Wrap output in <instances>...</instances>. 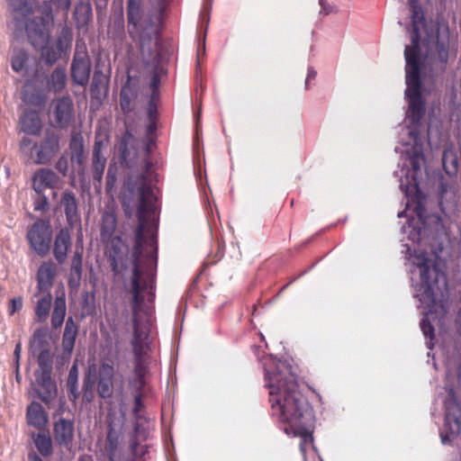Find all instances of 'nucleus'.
Masks as SVG:
<instances>
[{
  "label": "nucleus",
  "instance_id": "1",
  "mask_svg": "<svg viewBox=\"0 0 461 461\" xmlns=\"http://www.w3.org/2000/svg\"><path fill=\"white\" fill-rule=\"evenodd\" d=\"M419 0H409L411 18V46L407 45L404 50L405 66V98L408 102L407 118L411 123L409 134L413 140V146L406 153L411 171L406 174V183L402 179L400 187L408 192L410 187L417 188L418 176L421 175V167L425 164L422 141L420 138L421 121L426 113V101L422 95L420 71V41L427 45L432 42L425 60L430 67L432 76L443 74L447 68L449 58L448 32L439 33V28L429 25Z\"/></svg>",
  "mask_w": 461,
  "mask_h": 461
},
{
  "label": "nucleus",
  "instance_id": "2",
  "mask_svg": "<svg viewBox=\"0 0 461 461\" xmlns=\"http://www.w3.org/2000/svg\"><path fill=\"white\" fill-rule=\"evenodd\" d=\"M269 402L275 415L291 427L303 429V420L310 415L307 399L299 391L292 366L286 361L272 360L265 367Z\"/></svg>",
  "mask_w": 461,
  "mask_h": 461
},
{
  "label": "nucleus",
  "instance_id": "3",
  "mask_svg": "<svg viewBox=\"0 0 461 461\" xmlns=\"http://www.w3.org/2000/svg\"><path fill=\"white\" fill-rule=\"evenodd\" d=\"M413 265L419 269L420 275V280L415 284L416 297L428 309L420 325L423 335L429 339L427 347L431 349L434 345L435 333L430 317L437 315L442 318L447 312L445 305L437 302L436 294V290H440L442 294L441 290L447 287V277L436 260L428 258L426 253L415 254Z\"/></svg>",
  "mask_w": 461,
  "mask_h": 461
},
{
  "label": "nucleus",
  "instance_id": "4",
  "mask_svg": "<svg viewBox=\"0 0 461 461\" xmlns=\"http://www.w3.org/2000/svg\"><path fill=\"white\" fill-rule=\"evenodd\" d=\"M137 194L139 201L137 208L138 227L135 231V243L132 249L133 269L131 282H133L136 268L139 270L137 274L141 285H143L146 276L149 279L147 287L141 288L140 292V294L142 297V301L140 308L137 311V318L139 322L141 325H146L149 329L148 321H141L140 312H141L142 303L144 301V295L142 293H148L149 296L148 297V300H150V297L153 296L151 293L153 273L150 266L156 261V258L151 252L145 253L143 250V245L147 242V238L144 234L148 221L147 216L148 214L154 212L155 196L151 187L146 183V178L144 176H141V183L137 188ZM131 294H133V285H131ZM134 304L132 303V306Z\"/></svg>",
  "mask_w": 461,
  "mask_h": 461
},
{
  "label": "nucleus",
  "instance_id": "5",
  "mask_svg": "<svg viewBox=\"0 0 461 461\" xmlns=\"http://www.w3.org/2000/svg\"><path fill=\"white\" fill-rule=\"evenodd\" d=\"M166 0H159L158 8L145 7L142 0H127V34L140 51H151L153 41L157 38L166 10Z\"/></svg>",
  "mask_w": 461,
  "mask_h": 461
},
{
  "label": "nucleus",
  "instance_id": "6",
  "mask_svg": "<svg viewBox=\"0 0 461 461\" xmlns=\"http://www.w3.org/2000/svg\"><path fill=\"white\" fill-rule=\"evenodd\" d=\"M138 268L135 269L133 279V338L131 340L132 350L134 354V386L140 390L145 385V375L148 372L146 348L149 330L146 325H141L137 318V311L140 306L142 297L140 294L141 288L147 287L149 277L141 285L138 276Z\"/></svg>",
  "mask_w": 461,
  "mask_h": 461
},
{
  "label": "nucleus",
  "instance_id": "7",
  "mask_svg": "<svg viewBox=\"0 0 461 461\" xmlns=\"http://www.w3.org/2000/svg\"><path fill=\"white\" fill-rule=\"evenodd\" d=\"M92 62L86 45L77 43L70 64V77L74 86L86 87L90 80Z\"/></svg>",
  "mask_w": 461,
  "mask_h": 461
},
{
  "label": "nucleus",
  "instance_id": "8",
  "mask_svg": "<svg viewBox=\"0 0 461 461\" xmlns=\"http://www.w3.org/2000/svg\"><path fill=\"white\" fill-rule=\"evenodd\" d=\"M27 240L30 247L39 256L44 257L50 250L52 229L49 220L39 219L29 229Z\"/></svg>",
  "mask_w": 461,
  "mask_h": 461
},
{
  "label": "nucleus",
  "instance_id": "9",
  "mask_svg": "<svg viewBox=\"0 0 461 461\" xmlns=\"http://www.w3.org/2000/svg\"><path fill=\"white\" fill-rule=\"evenodd\" d=\"M143 86L142 77L132 69H129L127 80L122 85L120 93V106L123 113L133 111L136 101L142 93Z\"/></svg>",
  "mask_w": 461,
  "mask_h": 461
},
{
  "label": "nucleus",
  "instance_id": "10",
  "mask_svg": "<svg viewBox=\"0 0 461 461\" xmlns=\"http://www.w3.org/2000/svg\"><path fill=\"white\" fill-rule=\"evenodd\" d=\"M445 423L444 429L440 432L442 444H448L456 436L461 428V410L457 402L453 399L445 401Z\"/></svg>",
  "mask_w": 461,
  "mask_h": 461
},
{
  "label": "nucleus",
  "instance_id": "11",
  "mask_svg": "<svg viewBox=\"0 0 461 461\" xmlns=\"http://www.w3.org/2000/svg\"><path fill=\"white\" fill-rule=\"evenodd\" d=\"M51 113L55 126L59 129H67L74 118L72 98L67 95L53 100Z\"/></svg>",
  "mask_w": 461,
  "mask_h": 461
},
{
  "label": "nucleus",
  "instance_id": "12",
  "mask_svg": "<svg viewBox=\"0 0 461 461\" xmlns=\"http://www.w3.org/2000/svg\"><path fill=\"white\" fill-rule=\"evenodd\" d=\"M105 147L106 143L104 140L96 136L95 139L91 158V171L95 188H101L102 185L103 176L107 161L104 154Z\"/></svg>",
  "mask_w": 461,
  "mask_h": 461
},
{
  "label": "nucleus",
  "instance_id": "13",
  "mask_svg": "<svg viewBox=\"0 0 461 461\" xmlns=\"http://www.w3.org/2000/svg\"><path fill=\"white\" fill-rule=\"evenodd\" d=\"M59 149V136L55 131H48L36 149L34 162L38 165L49 164Z\"/></svg>",
  "mask_w": 461,
  "mask_h": 461
},
{
  "label": "nucleus",
  "instance_id": "14",
  "mask_svg": "<svg viewBox=\"0 0 461 461\" xmlns=\"http://www.w3.org/2000/svg\"><path fill=\"white\" fill-rule=\"evenodd\" d=\"M27 37L33 48H43L49 42L50 34L42 17H34L25 24Z\"/></svg>",
  "mask_w": 461,
  "mask_h": 461
},
{
  "label": "nucleus",
  "instance_id": "15",
  "mask_svg": "<svg viewBox=\"0 0 461 461\" xmlns=\"http://www.w3.org/2000/svg\"><path fill=\"white\" fill-rule=\"evenodd\" d=\"M60 206L64 210L66 220L71 228L81 224V215L78 210V201L76 194L69 189H66L60 199Z\"/></svg>",
  "mask_w": 461,
  "mask_h": 461
},
{
  "label": "nucleus",
  "instance_id": "16",
  "mask_svg": "<svg viewBox=\"0 0 461 461\" xmlns=\"http://www.w3.org/2000/svg\"><path fill=\"white\" fill-rule=\"evenodd\" d=\"M35 381L40 387L36 391L37 396L46 404L50 403L57 395V385L51 379V372L36 371Z\"/></svg>",
  "mask_w": 461,
  "mask_h": 461
},
{
  "label": "nucleus",
  "instance_id": "17",
  "mask_svg": "<svg viewBox=\"0 0 461 461\" xmlns=\"http://www.w3.org/2000/svg\"><path fill=\"white\" fill-rule=\"evenodd\" d=\"M133 135L126 131L119 145L120 163L128 168H133L138 165V152L133 146Z\"/></svg>",
  "mask_w": 461,
  "mask_h": 461
},
{
  "label": "nucleus",
  "instance_id": "18",
  "mask_svg": "<svg viewBox=\"0 0 461 461\" xmlns=\"http://www.w3.org/2000/svg\"><path fill=\"white\" fill-rule=\"evenodd\" d=\"M57 276V266L52 261H44L41 264L37 275V296L40 293H50Z\"/></svg>",
  "mask_w": 461,
  "mask_h": 461
},
{
  "label": "nucleus",
  "instance_id": "19",
  "mask_svg": "<svg viewBox=\"0 0 461 461\" xmlns=\"http://www.w3.org/2000/svg\"><path fill=\"white\" fill-rule=\"evenodd\" d=\"M114 367L108 363H102L98 370L97 393L103 399L112 397L113 393Z\"/></svg>",
  "mask_w": 461,
  "mask_h": 461
},
{
  "label": "nucleus",
  "instance_id": "20",
  "mask_svg": "<svg viewBox=\"0 0 461 461\" xmlns=\"http://www.w3.org/2000/svg\"><path fill=\"white\" fill-rule=\"evenodd\" d=\"M73 420L59 417L53 424V434L58 445L68 447L74 439Z\"/></svg>",
  "mask_w": 461,
  "mask_h": 461
},
{
  "label": "nucleus",
  "instance_id": "21",
  "mask_svg": "<svg viewBox=\"0 0 461 461\" xmlns=\"http://www.w3.org/2000/svg\"><path fill=\"white\" fill-rule=\"evenodd\" d=\"M59 176L50 168H40L32 176V189L36 194H41L47 188L57 187Z\"/></svg>",
  "mask_w": 461,
  "mask_h": 461
},
{
  "label": "nucleus",
  "instance_id": "22",
  "mask_svg": "<svg viewBox=\"0 0 461 461\" xmlns=\"http://www.w3.org/2000/svg\"><path fill=\"white\" fill-rule=\"evenodd\" d=\"M122 424L118 420L107 421V433L105 438L104 449L109 461H114L115 454L119 446V440L122 435Z\"/></svg>",
  "mask_w": 461,
  "mask_h": 461
},
{
  "label": "nucleus",
  "instance_id": "23",
  "mask_svg": "<svg viewBox=\"0 0 461 461\" xmlns=\"http://www.w3.org/2000/svg\"><path fill=\"white\" fill-rule=\"evenodd\" d=\"M71 248V236L68 229H61L56 235L53 246V255L59 264H63Z\"/></svg>",
  "mask_w": 461,
  "mask_h": 461
},
{
  "label": "nucleus",
  "instance_id": "24",
  "mask_svg": "<svg viewBox=\"0 0 461 461\" xmlns=\"http://www.w3.org/2000/svg\"><path fill=\"white\" fill-rule=\"evenodd\" d=\"M77 332L78 326L74 321L73 317H68L66 321L61 342L64 353L68 356H70L73 351Z\"/></svg>",
  "mask_w": 461,
  "mask_h": 461
},
{
  "label": "nucleus",
  "instance_id": "25",
  "mask_svg": "<svg viewBox=\"0 0 461 461\" xmlns=\"http://www.w3.org/2000/svg\"><path fill=\"white\" fill-rule=\"evenodd\" d=\"M109 88V76L104 74L97 67L94 71L90 92L93 97L99 98L102 95H106Z\"/></svg>",
  "mask_w": 461,
  "mask_h": 461
},
{
  "label": "nucleus",
  "instance_id": "26",
  "mask_svg": "<svg viewBox=\"0 0 461 461\" xmlns=\"http://www.w3.org/2000/svg\"><path fill=\"white\" fill-rule=\"evenodd\" d=\"M70 159L79 167L84 166L86 162L84 140L81 134L74 133L69 141Z\"/></svg>",
  "mask_w": 461,
  "mask_h": 461
},
{
  "label": "nucleus",
  "instance_id": "27",
  "mask_svg": "<svg viewBox=\"0 0 461 461\" xmlns=\"http://www.w3.org/2000/svg\"><path fill=\"white\" fill-rule=\"evenodd\" d=\"M108 32L113 40L117 41L120 43H122L126 40L128 35L127 23L125 24V20L122 10L113 15Z\"/></svg>",
  "mask_w": 461,
  "mask_h": 461
},
{
  "label": "nucleus",
  "instance_id": "28",
  "mask_svg": "<svg viewBox=\"0 0 461 461\" xmlns=\"http://www.w3.org/2000/svg\"><path fill=\"white\" fill-rule=\"evenodd\" d=\"M23 131L30 135H38L41 129V122L38 113L34 111H29L20 119Z\"/></svg>",
  "mask_w": 461,
  "mask_h": 461
},
{
  "label": "nucleus",
  "instance_id": "29",
  "mask_svg": "<svg viewBox=\"0 0 461 461\" xmlns=\"http://www.w3.org/2000/svg\"><path fill=\"white\" fill-rule=\"evenodd\" d=\"M26 417L28 423L38 429L45 426L47 423V415L42 406L36 402H32L27 407Z\"/></svg>",
  "mask_w": 461,
  "mask_h": 461
},
{
  "label": "nucleus",
  "instance_id": "30",
  "mask_svg": "<svg viewBox=\"0 0 461 461\" xmlns=\"http://www.w3.org/2000/svg\"><path fill=\"white\" fill-rule=\"evenodd\" d=\"M442 165L448 176H455L458 171V157L452 145L445 147L442 154Z\"/></svg>",
  "mask_w": 461,
  "mask_h": 461
},
{
  "label": "nucleus",
  "instance_id": "31",
  "mask_svg": "<svg viewBox=\"0 0 461 461\" xmlns=\"http://www.w3.org/2000/svg\"><path fill=\"white\" fill-rule=\"evenodd\" d=\"M66 299L64 292L57 295L54 301V308L51 313V325L53 329L60 328L66 316Z\"/></svg>",
  "mask_w": 461,
  "mask_h": 461
},
{
  "label": "nucleus",
  "instance_id": "32",
  "mask_svg": "<svg viewBox=\"0 0 461 461\" xmlns=\"http://www.w3.org/2000/svg\"><path fill=\"white\" fill-rule=\"evenodd\" d=\"M92 15V7L89 3L78 2L73 11V19L78 29L86 26Z\"/></svg>",
  "mask_w": 461,
  "mask_h": 461
},
{
  "label": "nucleus",
  "instance_id": "33",
  "mask_svg": "<svg viewBox=\"0 0 461 461\" xmlns=\"http://www.w3.org/2000/svg\"><path fill=\"white\" fill-rule=\"evenodd\" d=\"M68 77L64 68L58 67L48 79V87L55 94L62 92L67 86Z\"/></svg>",
  "mask_w": 461,
  "mask_h": 461
},
{
  "label": "nucleus",
  "instance_id": "34",
  "mask_svg": "<svg viewBox=\"0 0 461 461\" xmlns=\"http://www.w3.org/2000/svg\"><path fill=\"white\" fill-rule=\"evenodd\" d=\"M43 295L37 301L35 306V314L38 321H45L50 314L52 303V295L50 293H41Z\"/></svg>",
  "mask_w": 461,
  "mask_h": 461
},
{
  "label": "nucleus",
  "instance_id": "35",
  "mask_svg": "<svg viewBox=\"0 0 461 461\" xmlns=\"http://www.w3.org/2000/svg\"><path fill=\"white\" fill-rule=\"evenodd\" d=\"M12 11L26 17L32 14L36 7V0H7Z\"/></svg>",
  "mask_w": 461,
  "mask_h": 461
},
{
  "label": "nucleus",
  "instance_id": "36",
  "mask_svg": "<svg viewBox=\"0 0 461 461\" xmlns=\"http://www.w3.org/2000/svg\"><path fill=\"white\" fill-rule=\"evenodd\" d=\"M78 369L77 365H73L69 370L68 379H67V390L68 399L71 402H76L79 396L78 387Z\"/></svg>",
  "mask_w": 461,
  "mask_h": 461
},
{
  "label": "nucleus",
  "instance_id": "37",
  "mask_svg": "<svg viewBox=\"0 0 461 461\" xmlns=\"http://www.w3.org/2000/svg\"><path fill=\"white\" fill-rule=\"evenodd\" d=\"M30 349L32 355H36L39 354L40 352L50 350L49 343L46 339V335L43 330H35L31 340Z\"/></svg>",
  "mask_w": 461,
  "mask_h": 461
},
{
  "label": "nucleus",
  "instance_id": "38",
  "mask_svg": "<svg viewBox=\"0 0 461 461\" xmlns=\"http://www.w3.org/2000/svg\"><path fill=\"white\" fill-rule=\"evenodd\" d=\"M34 444L40 454L49 456L53 453L52 439L46 433H38L34 438Z\"/></svg>",
  "mask_w": 461,
  "mask_h": 461
},
{
  "label": "nucleus",
  "instance_id": "39",
  "mask_svg": "<svg viewBox=\"0 0 461 461\" xmlns=\"http://www.w3.org/2000/svg\"><path fill=\"white\" fill-rule=\"evenodd\" d=\"M116 229V219L113 213H104L102 217L101 238L103 240H110Z\"/></svg>",
  "mask_w": 461,
  "mask_h": 461
},
{
  "label": "nucleus",
  "instance_id": "40",
  "mask_svg": "<svg viewBox=\"0 0 461 461\" xmlns=\"http://www.w3.org/2000/svg\"><path fill=\"white\" fill-rule=\"evenodd\" d=\"M35 49L41 51V58L48 66H52L61 55V51L56 46H49L48 43L43 48Z\"/></svg>",
  "mask_w": 461,
  "mask_h": 461
},
{
  "label": "nucleus",
  "instance_id": "41",
  "mask_svg": "<svg viewBox=\"0 0 461 461\" xmlns=\"http://www.w3.org/2000/svg\"><path fill=\"white\" fill-rule=\"evenodd\" d=\"M71 41H72L71 31L67 26H64L61 29L59 35L57 39L56 48L62 53L63 51H65L66 50H68L70 47Z\"/></svg>",
  "mask_w": 461,
  "mask_h": 461
},
{
  "label": "nucleus",
  "instance_id": "42",
  "mask_svg": "<svg viewBox=\"0 0 461 461\" xmlns=\"http://www.w3.org/2000/svg\"><path fill=\"white\" fill-rule=\"evenodd\" d=\"M38 358L39 370L38 371H47L52 372V356L50 351H43L35 355Z\"/></svg>",
  "mask_w": 461,
  "mask_h": 461
},
{
  "label": "nucleus",
  "instance_id": "43",
  "mask_svg": "<svg viewBox=\"0 0 461 461\" xmlns=\"http://www.w3.org/2000/svg\"><path fill=\"white\" fill-rule=\"evenodd\" d=\"M37 196L33 197V208L36 212H47L50 209V202L48 197L44 194V192L41 194H36Z\"/></svg>",
  "mask_w": 461,
  "mask_h": 461
},
{
  "label": "nucleus",
  "instance_id": "44",
  "mask_svg": "<svg viewBox=\"0 0 461 461\" xmlns=\"http://www.w3.org/2000/svg\"><path fill=\"white\" fill-rule=\"evenodd\" d=\"M106 188L112 189L117 180V168L115 165H109L107 173H106Z\"/></svg>",
  "mask_w": 461,
  "mask_h": 461
},
{
  "label": "nucleus",
  "instance_id": "45",
  "mask_svg": "<svg viewBox=\"0 0 461 461\" xmlns=\"http://www.w3.org/2000/svg\"><path fill=\"white\" fill-rule=\"evenodd\" d=\"M81 277L82 271L70 269L68 280V286L72 289H77L80 285Z\"/></svg>",
  "mask_w": 461,
  "mask_h": 461
},
{
  "label": "nucleus",
  "instance_id": "46",
  "mask_svg": "<svg viewBox=\"0 0 461 461\" xmlns=\"http://www.w3.org/2000/svg\"><path fill=\"white\" fill-rule=\"evenodd\" d=\"M113 243H114V240H113ZM109 261H110V265L112 267V270L115 274H119L121 271L119 269L118 251H117V248L114 244H113V251H110Z\"/></svg>",
  "mask_w": 461,
  "mask_h": 461
},
{
  "label": "nucleus",
  "instance_id": "47",
  "mask_svg": "<svg viewBox=\"0 0 461 461\" xmlns=\"http://www.w3.org/2000/svg\"><path fill=\"white\" fill-rule=\"evenodd\" d=\"M26 57L24 54H18L12 59V68L15 72H20L24 68L26 62Z\"/></svg>",
  "mask_w": 461,
  "mask_h": 461
},
{
  "label": "nucleus",
  "instance_id": "48",
  "mask_svg": "<svg viewBox=\"0 0 461 461\" xmlns=\"http://www.w3.org/2000/svg\"><path fill=\"white\" fill-rule=\"evenodd\" d=\"M55 168L63 176H66L68 171V161L67 157L61 156L56 162Z\"/></svg>",
  "mask_w": 461,
  "mask_h": 461
},
{
  "label": "nucleus",
  "instance_id": "49",
  "mask_svg": "<svg viewBox=\"0 0 461 461\" xmlns=\"http://www.w3.org/2000/svg\"><path fill=\"white\" fill-rule=\"evenodd\" d=\"M130 448H131V451L132 453V455L135 456V457H141L145 455L146 453V448H147V446H143L141 447L140 450H139V443L137 442V440L135 439H132L130 443Z\"/></svg>",
  "mask_w": 461,
  "mask_h": 461
},
{
  "label": "nucleus",
  "instance_id": "50",
  "mask_svg": "<svg viewBox=\"0 0 461 461\" xmlns=\"http://www.w3.org/2000/svg\"><path fill=\"white\" fill-rule=\"evenodd\" d=\"M50 2L58 8L66 12V16L68 15V11L71 5V0H50Z\"/></svg>",
  "mask_w": 461,
  "mask_h": 461
},
{
  "label": "nucleus",
  "instance_id": "51",
  "mask_svg": "<svg viewBox=\"0 0 461 461\" xmlns=\"http://www.w3.org/2000/svg\"><path fill=\"white\" fill-rule=\"evenodd\" d=\"M70 269L82 271V255L79 252H75L71 260Z\"/></svg>",
  "mask_w": 461,
  "mask_h": 461
},
{
  "label": "nucleus",
  "instance_id": "52",
  "mask_svg": "<svg viewBox=\"0 0 461 461\" xmlns=\"http://www.w3.org/2000/svg\"><path fill=\"white\" fill-rule=\"evenodd\" d=\"M300 436L302 438V442L300 443V448L303 452L304 451V445L307 443L312 442V432L303 429V431L300 433Z\"/></svg>",
  "mask_w": 461,
  "mask_h": 461
},
{
  "label": "nucleus",
  "instance_id": "53",
  "mask_svg": "<svg viewBox=\"0 0 461 461\" xmlns=\"http://www.w3.org/2000/svg\"><path fill=\"white\" fill-rule=\"evenodd\" d=\"M20 147L23 151H25L26 149H30L32 150L36 149L38 148V145L37 143L33 142L31 139L24 137L21 140Z\"/></svg>",
  "mask_w": 461,
  "mask_h": 461
},
{
  "label": "nucleus",
  "instance_id": "54",
  "mask_svg": "<svg viewBox=\"0 0 461 461\" xmlns=\"http://www.w3.org/2000/svg\"><path fill=\"white\" fill-rule=\"evenodd\" d=\"M23 307V300L20 297L14 298L11 300L10 314H14L16 311H19Z\"/></svg>",
  "mask_w": 461,
  "mask_h": 461
},
{
  "label": "nucleus",
  "instance_id": "55",
  "mask_svg": "<svg viewBox=\"0 0 461 461\" xmlns=\"http://www.w3.org/2000/svg\"><path fill=\"white\" fill-rule=\"evenodd\" d=\"M109 0H94L96 14H102L106 9Z\"/></svg>",
  "mask_w": 461,
  "mask_h": 461
},
{
  "label": "nucleus",
  "instance_id": "56",
  "mask_svg": "<svg viewBox=\"0 0 461 461\" xmlns=\"http://www.w3.org/2000/svg\"><path fill=\"white\" fill-rule=\"evenodd\" d=\"M159 84V78L158 75H153L151 81H150V88L152 90L151 97L152 99H155V97L158 95V86Z\"/></svg>",
  "mask_w": 461,
  "mask_h": 461
},
{
  "label": "nucleus",
  "instance_id": "57",
  "mask_svg": "<svg viewBox=\"0 0 461 461\" xmlns=\"http://www.w3.org/2000/svg\"><path fill=\"white\" fill-rule=\"evenodd\" d=\"M148 115H149V121H152V120L155 121V119L157 117V106L154 104V99H152V97L150 98V101L149 103Z\"/></svg>",
  "mask_w": 461,
  "mask_h": 461
},
{
  "label": "nucleus",
  "instance_id": "58",
  "mask_svg": "<svg viewBox=\"0 0 461 461\" xmlns=\"http://www.w3.org/2000/svg\"><path fill=\"white\" fill-rule=\"evenodd\" d=\"M319 4L321 6V14H323L325 15H328L330 14V13H332L333 11V8L331 5H330L329 4H327L325 2V0H319Z\"/></svg>",
  "mask_w": 461,
  "mask_h": 461
},
{
  "label": "nucleus",
  "instance_id": "59",
  "mask_svg": "<svg viewBox=\"0 0 461 461\" xmlns=\"http://www.w3.org/2000/svg\"><path fill=\"white\" fill-rule=\"evenodd\" d=\"M94 384L95 382L90 378V376L86 377L83 384V390L87 392H90V390L93 391Z\"/></svg>",
  "mask_w": 461,
  "mask_h": 461
},
{
  "label": "nucleus",
  "instance_id": "60",
  "mask_svg": "<svg viewBox=\"0 0 461 461\" xmlns=\"http://www.w3.org/2000/svg\"><path fill=\"white\" fill-rule=\"evenodd\" d=\"M157 131L156 122L154 120L149 121V125L147 126V134L148 137H150Z\"/></svg>",
  "mask_w": 461,
  "mask_h": 461
},
{
  "label": "nucleus",
  "instance_id": "61",
  "mask_svg": "<svg viewBox=\"0 0 461 461\" xmlns=\"http://www.w3.org/2000/svg\"><path fill=\"white\" fill-rule=\"evenodd\" d=\"M21 352H22V345H21V342H18L15 345V348H14V357L16 360V364H19V359L21 357Z\"/></svg>",
  "mask_w": 461,
  "mask_h": 461
},
{
  "label": "nucleus",
  "instance_id": "62",
  "mask_svg": "<svg viewBox=\"0 0 461 461\" xmlns=\"http://www.w3.org/2000/svg\"><path fill=\"white\" fill-rule=\"evenodd\" d=\"M134 404H135L134 411H138L139 409L141 406V396H140V394L135 395V397H134Z\"/></svg>",
  "mask_w": 461,
  "mask_h": 461
},
{
  "label": "nucleus",
  "instance_id": "63",
  "mask_svg": "<svg viewBox=\"0 0 461 461\" xmlns=\"http://www.w3.org/2000/svg\"><path fill=\"white\" fill-rule=\"evenodd\" d=\"M154 145V140L151 137H148V142L146 143L145 149L147 154L151 151V147Z\"/></svg>",
  "mask_w": 461,
  "mask_h": 461
},
{
  "label": "nucleus",
  "instance_id": "64",
  "mask_svg": "<svg viewBox=\"0 0 461 461\" xmlns=\"http://www.w3.org/2000/svg\"><path fill=\"white\" fill-rule=\"evenodd\" d=\"M456 325H457V330H458V333H459V334H460V336H461V307H460V310H459V312H458V314H457V317H456Z\"/></svg>",
  "mask_w": 461,
  "mask_h": 461
}]
</instances>
